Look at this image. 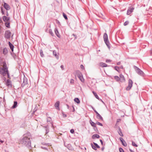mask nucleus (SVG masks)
Masks as SVG:
<instances>
[{
	"label": "nucleus",
	"instance_id": "412c9836",
	"mask_svg": "<svg viewBox=\"0 0 152 152\" xmlns=\"http://www.w3.org/2000/svg\"><path fill=\"white\" fill-rule=\"evenodd\" d=\"M8 43L10 48L11 49L12 51L13 52V48L14 47L13 45L10 42H9Z\"/></svg>",
	"mask_w": 152,
	"mask_h": 152
},
{
	"label": "nucleus",
	"instance_id": "864d4df0",
	"mask_svg": "<svg viewBox=\"0 0 152 152\" xmlns=\"http://www.w3.org/2000/svg\"><path fill=\"white\" fill-rule=\"evenodd\" d=\"M111 61L110 60H109V59H106V62H110Z\"/></svg>",
	"mask_w": 152,
	"mask_h": 152
},
{
	"label": "nucleus",
	"instance_id": "20e7f679",
	"mask_svg": "<svg viewBox=\"0 0 152 152\" xmlns=\"http://www.w3.org/2000/svg\"><path fill=\"white\" fill-rule=\"evenodd\" d=\"M11 34V32L9 30H7L5 32L4 37L6 39H9L10 38Z\"/></svg>",
	"mask_w": 152,
	"mask_h": 152
},
{
	"label": "nucleus",
	"instance_id": "a211bd4d",
	"mask_svg": "<svg viewBox=\"0 0 152 152\" xmlns=\"http://www.w3.org/2000/svg\"><path fill=\"white\" fill-rule=\"evenodd\" d=\"M118 128L119 130L118 132V134L120 136H121V137H123L124 135L122 133V132L121 130V129L120 128V127L119 126L118 127Z\"/></svg>",
	"mask_w": 152,
	"mask_h": 152
},
{
	"label": "nucleus",
	"instance_id": "e433bc0d",
	"mask_svg": "<svg viewBox=\"0 0 152 152\" xmlns=\"http://www.w3.org/2000/svg\"><path fill=\"white\" fill-rule=\"evenodd\" d=\"M55 108L57 110H60V108H59V105H54Z\"/></svg>",
	"mask_w": 152,
	"mask_h": 152
},
{
	"label": "nucleus",
	"instance_id": "1a4fd4ad",
	"mask_svg": "<svg viewBox=\"0 0 152 152\" xmlns=\"http://www.w3.org/2000/svg\"><path fill=\"white\" fill-rule=\"evenodd\" d=\"M119 140L121 142L122 144L124 146L126 147L127 145V144L126 141L124 140L123 138L122 137H120L119 138Z\"/></svg>",
	"mask_w": 152,
	"mask_h": 152
},
{
	"label": "nucleus",
	"instance_id": "e2e57ef3",
	"mask_svg": "<svg viewBox=\"0 0 152 152\" xmlns=\"http://www.w3.org/2000/svg\"><path fill=\"white\" fill-rule=\"evenodd\" d=\"M67 144H66L65 142H64V146L65 147H66Z\"/></svg>",
	"mask_w": 152,
	"mask_h": 152
},
{
	"label": "nucleus",
	"instance_id": "5701e85b",
	"mask_svg": "<svg viewBox=\"0 0 152 152\" xmlns=\"http://www.w3.org/2000/svg\"><path fill=\"white\" fill-rule=\"evenodd\" d=\"M54 31L56 36L58 37H60V36L59 35V32L57 28H55Z\"/></svg>",
	"mask_w": 152,
	"mask_h": 152
},
{
	"label": "nucleus",
	"instance_id": "13d9d810",
	"mask_svg": "<svg viewBox=\"0 0 152 152\" xmlns=\"http://www.w3.org/2000/svg\"><path fill=\"white\" fill-rule=\"evenodd\" d=\"M61 68L62 70H64V66L63 65H62L61 66Z\"/></svg>",
	"mask_w": 152,
	"mask_h": 152
},
{
	"label": "nucleus",
	"instance_id": "c9c22d12",
	"mask_svg": "<svg viewBox=\"0 0 152 152\" xmlns=\"http://www.w3.org/2000/svg\"><path fill=\"white\" fill-rule=\"evenodd\" d=\"M132 145L133 146H135V147H137L138 146V145H137V144H136L135 142L133 141H132Z\"/></svg>",
	"mask_w": 152,
	"mask_h": 152
},
{
	"label": "nucleus",
	"instance_id": "cd10ccee",
	"mask_svg": "<svg viewBox=\"0 0 152 152\" xmlns=\"http://www.w3.org/2000/svg\"><path fill=\"white\" fill-rule=\"evenodd\" d=\"M94 94L95 96L96 97V98L97 99L99 100V98L98 96L97 95V94L94 91H93L92 92Z\"/></svg>",
	"mask_w": 152,
	"mask_h": 152
},
{
	"label": "nucleus",
	"instance_id": "72a5a7b5",
	"mask_svg": "<svg viewBox=\"0 0 152 152\" xmlns=\"http://www.w3.org/2000/svg\"><path fill=\"white\" fill-rule=\"evenodd\" d=\"M114 78L115 79V80L117 81H120V79L118 76H115L114 77Z\"/></svg>",
	"mask_w": 152,
	"mask_h": 152
},
{
	"label": "nucleus",
	"instance_id": "3c124183",
	"mask_svg": "<svg viewBox=\"0 0 152 152\" xmlns=\"http://www.w3.org/2000/svg\"><path fill=\"white\" fill-rule=\"evenodd\" d=\"M94 127V131H98V129H97V127H96H96Z\"/></svg>",
	"mask_w": 152,
	"mask_h": 152
},
{
	"label": "nucleus",
	"instance_id": "39448f33",
	"mask_svg": "<svg viewBox=\"0 0 152 152\" xmlns=\"http://www.w3.org/2000/svg\"><path fill=\"white\" fill-rule=\"evenodd\" d=\"M133 82L131 79H129L128 82V85L126 88L127 91L129 90L132 86Z\"/></svg>",
	"mask_w": 152,
	"mask_h": 152
},
{
	"label": "nucleus",
	"instance_id": "37998d69",
	"mask_svg": "<svg viewBox=\"0 0 152 152\" xmlns=\"http://www.w3.org/2000/svg\"><path fill=\"white\" fill-rule=\"evenodd\" d=\"M62 115H63V117L65 118V117H67L66 114H65L63 112H62Z\"/></svg>",
	"mask_w": 152,
	"mask_h": 152
},
{
	"label": "nucleus",
	"instance_id": "393cba45",
	"mask_svg": "<svg viewBox=\"0 0 152 152\" xmlns=\"http://www.w3.org/2000/svg\"><path fill=\"white\" fill-rule=\"evenodd\" d=\"M90 123L91 125L94 127H96V123H94V122L92 121L91 120H90Z\"/></svg>",
	"mask_w": 152,
	"mask_h": 152
},
{
	"label": "nucleus",
	"instance_id": "c756f323",
	"mask_svg": "<svg viewBox=\"0 0 152 152\" xmlns=\"http://www.w3.org/2000/svg\"><path fill=\"white\" fill-rule=\"evenodd\" d=\"M79 79L83 83L84 82V80L83 78V76H80L79 77H78Z\"/></svg>",
	"mask_w": 152,
	"mask_h": 152
},
{
	"label": "nucleus",
	"instance_id": "6e6552de",
	"mask_svg": "<svg viewBox=\"0 0 152 152\" xmlns=\"http://www.w3.org/2000/svg\"><path fill=\"white\" fill-rule=\"evenodd\" d=\"M28 83L26 77H24L23 79V81L21 84L22 87H24Z\"/></svg>",
	"mask_w": 152,
	"mask_h": 152
},
{
	"label": "nucleus",
	"instance_id": "58836bf2",
	"mask_svg": "<svg viewBox=\"0 0 152 152\" xmlns=\"http://www.w3.org/2000/svg\"><path fill=\"white\" fill-rule=\"evenodd\" d=\"M40 54L41 56L43 57L44 56V54H43V52L42 50H41L40 51Z\"/></svg>",
	"mask_w": 152,
	"mask_h": 152
},
{
	"label": "nucleus",
	"instance_id": "338daca9",
	"mask_svg": "<svg viewBox=\"0 0 152 152\" xmlns=\"http://www.w3.org/2000/svg\"><path fill=\"white\" fill-rule=\"evenodd\" d=\"M129 151L130 152H134V151H133L132 149H129Z\"/></svg>",
	"mask_w": 152,
	"mask_h": 152
},
{
	"label": "nucleus",
	"instance_id": "ddd939ff",
	"mask_svg": "<svg viewBox=\"0 0 152 152\" xmlns=\"http://www.w3.org/2000/svg\"><path fill=\"white\" fill-rule=\"evenodd\" d=\"M120 80L121 82H123L125 81V79L124 76L122 74L120 75Z\"/></svg>",
	"mask_w": 152,
	"mask_h": 152
},
{
	"label": "nucleus",
	"instance_id": "f8f14e48",
	"mask_svg": "<svg viewBox=\"0 0 152 152\" xmlns=\"http://www.w3.org/2000/svg\"><path fill=\"white\" fill-rule=\"evenodd\" d=\"M6 84L7 86L8 87H12L11 85V81L9 79H7L6 82Z\"/></svg>",
	"mask_w": 152,
	"mask_h": 152
},
{
	"label": "nucleus",
	"instance_id": "8fccbe9b",
	"mask_svg": "<svg viewBox=\"0 0 152 152\" xmlns=\"http://www.w3.org/2000/svg\"><path fill=\"white\" fill-rule=\"evenodd\" d=\"M100 141L101 143V145H104H104L103 142L102 140H100Z\"/></svg>",
	"mask_w": 152,
	"mask_h": 152
},
{
	"label": "nucleus",
	"instance_id": "4d7b16f0",
	"mask_svg": "<svg viewBox=\"0 0 152 152\" xmlns=\"http://www.w3.org/2000/svg\"><path fill=\"white\" fill-rule=\"evenodd\" d=\"M72 107L73 108V110L72 111L74 112L75 111V109L73 105H72Z\"/></svg>",
	"mask_w": 152,
	"mask_h": 152
},
{
	"label": "nucleus",
	"instance_id": "6ab92c4d",
	"mask_svg": "<svg viewBox=\"0 0 152 152\" xmlns=\"http://www.w3.org/2000/svg\"><path fill=\"white\" fill-rule=\"evenodd\" d=\"M53 54L56 58L57 59H58L59 58V56L56 53V50H53Z\"/></svg>",
	"mask_w": 152,
	"mask_h": 152
},
{
	"label": "nucleus",
	"instance_id": "ea45409f",
	"mask_svg": "<svg viewBox=\"0 0 152 152\" xmlns=\"http://www.w3.org/2000/svg\"><path fill=\"white\" fill-rule=\"evenodd\" d=\"M129 23V21H126V22H125L124 23V26H126L127 25H128Z\"/></svg>",
	"mask_w": 152,
	"mask_h": 152
},
{
	"label": "nucleus",
	"instance_id": "79ce46f5",
	"mask_svg": "<svg viewBox=\"0 0 152 152\" xmlns=\"http://www.w3.org/2000/svg\"><path fill=\"white\" fill-rule=\"evenodd\" d=\"M115 69L117 71H118L119 68L118 66H115L114 67Z\"/></svg>",
	"mask_w": 152,
	"mask_h": 152
},
{
	"label": "nucleus",
	"instance_id": "f03ea898",
	"mask_svg": "<svg viewBox=\"0 0 152 152\" xmlns=\"http://www.w3.org/2000/svg\"><path fill=\"white\" fill-rule=\"evenodd\" d=\"M3 67H0V73L4 76L6 74L7 70H8V68L6 63H3Z\"/></svg>",
	"mask_w": 152,
	"mask_h": 152
},
{
	"label": "nucleus",
	"instance_id": "dca6fc26",
	"mask_svg": "<svg viewBox=\"0 0 152 152\" xmlns=\"http://www.w3.org/2000/svg\"><path fill=\"white\" fill-rule=\"evenodd\" d=\"M76 75L78 77L83 75L82 73L79 71H76Z\"/></svg>",
	"mask_w": 152,
	"mask_h": 152
},
{
	"label": "nucleus",
	"instance_id": "4c0bfd02",
	"mask_svg": "<svg viewBox=\"0 0 152 152\" xmlns=\"http://www.w3.org/2000/svg\"><path fill=\"white\" fill-rule=\"evenodd\" d=\"M63 16L64 17L65 19H66V20H67V19L68 18H67V16L64 13H63Z\"/></svg>",
	"mask_w": 152,
	"mask_h": 152
},
{
	"label": "nucleus",
	"instance_id": "2f4dec72",
	"mask_svg": "<svg viewBox=\"0 0 152 152\" xmlns=\"http://www.w3.org/2000/svg\"><path fill=\"white\" fill-rule=\"evenodd\" d=\"M74 101L76 102L77 104H79L80 103V101L79 100V99H78V98H75L74 99Z\"/></svg>",
	"mask_w": 152,
	"mask_h": 152
},
{
	"label": "nucleus",
	"instance_id": "9d476101",
	"mask_svg": "<svg viewBox=\"0 0 152 152\" xmlns=\"http://www.w3.org/2000/svg\"><path fill=\"white\" fill-rule=\"evenodd\" d=\"M4 7L7 10H9L10 9V7L9 5L5 2L4 3Z\"/></svg>",
	"mask_w": 152,
	"mask_h": 152
},
{
	"label": "nucleus",
	"instance_id": "69168bd1",
	"mask_svg": "<svg viewBox=\"0 0 152 152\" xmlns=\"http://www.w3.org/2000/svg\"><path fill=\"white\" fill-rule=\"evenodd\" d=\"M94 112L96 113V115H97V114H99L98 112L96 110H94Z\"/></svg>",
	"mask_w": 152,
	"mask_h": 152
},
{
	"label": "nucleus",
	"instance_id": "4468645a",
	"mask_svg": "<svg viewBox=\"0 0 152 152\" xmlns=\"http://www.w3.org/2000/svg\"><path fill=\"white\" fill-rule=\"evenodd\" d=\"M99 65L102 67H106L107 66V64L103 62L99 63Z\"/></svg>",
	"mask_w": 152,
	"mask_h": 152
},
{
	"label": "nucleus",
	"instance_id": "2eb2a0df",
	"mask_svg": "<svg viewBox=\"0 0 152 152\" xmlns=\"http://www.w3.org/2000/svg\"><path fill=\"white\" fill-rule=\"evenodd\" d=\"M47 122H50V123L51 126H53V124L52 123V119L50 117H48L47 119Z\"/></svg>",
	"mask_w": 152,
	"mask_h": 152
},
{
	"label": "nucleus",
	"instance_id": "603ef678",
	"mask_svg": "<svg viewBox=\"0 0 152 152\" xmlns=\"http://www.w3.org/2000/svg\"><path fill=\"white\" fill-rule=\"evenodd\" d=\"M121 121V119H118L116 121V123H118V122H119Z\"/></svg>",
	"mask_w": 152,
	"mask_h": 152
},
{
	"label": "nucleus",
	"instance_id": "0e129e2a",
	"mask_svg": "<svg viewBox=\"0 0 152 152\" xmlns=\"http://www.w3.org/2000/svg\"><path fill=\"white\" fill-rule=\"evenodd\" d=\"M120 64H121L120 62H117V64L118 65Z\"/></svg>",
	"mask_w": 152,
	"mask_h": 152
},
{
	"label": "nucleus",
	"instance_id": "0eeeda50",
	"mask_svg": "<svg viewBox=\"0 0 152 152\" xmlns=\"http://www.w3.org/2000/svg\"><path fill=\"white\" fill-rule=\"evenodd\" d=\"M134 10V8L132 7H129L127 11V15H129L131 14L133 11Z\"/></svg>",
	"mask_w": 152,
	"mask_h": 152
},
{
	"label": "nucleus",
	"instance_id": "9b49d317",
	"mask_svg": "<svg viewBox=\"0 0 152 152\" xmlns=\"http://www.w3.org/2000/svg\"><path fill=\"white\" fill-rule=\"evenodd\" d=\"M32 109H33V110L32 113H33L34 114L38 109V107L37 105H32Z\"/></svg>",
	"mask_w": 152,
	"mask_h": 152
},
{
	"label": "nucleus",
	"instance_id": "a18cd8bd",
	"mask_svg": "<svg viewBox=\"0 0 152 152\" xmlns=\"http://www.w3.org/2000/svg\"><path fill=\"white\" fill-rule=\"evenodd\" d=\"M7 74V76H8V78H10V74H9V72H8V70H7L6 74Z\"/></svg>",
	"mask_w": 152,
	"mask_h": 152
},
{
	"label": "nucleus",
	"instance_id": "aec40b11",
	"mask_svg": "<svg viewBox=\"0 0 152 152\" xmlns=\"http://www.w3.org/2000/svg\"><path fill=\"white\" fill-rule=\"evenodd\" d=\"M100 137V136L98 134H95L93 135L92 136V138L93 139H94L95 138H99Z\"/></svg>",
	"mask_w": 152,
	"mask_h": 152
},
{
	"label": "nucleus",
	"instance_id": "423d86ee",
	"mask_svg": "<svg viewBox=\"0 0 152 152\" xmlns=\"http://www.w3.org/2000/svg\"><path fill=\"white\" fill-rule=\"evenodd\" d=\"M93 143L94 145L92 143H91V145L92 148L93 149L95 150H97V148H100V146L94 142H93Z\"/></svg>",
	"mask_w": 152,
	"mask_h": 152
},
{
	"label": "nucleus",
	"instance_id": "a878e982",
	"mask_svg": "<svg viewBox=\"0 0 152 152\" xmlns=\"http://www.w3.org/2000/svg\"><path fill=\"white\" fill-rule=\"evenodd\" d=\"M66 147L69 150H71L72 148L71 145L70 144H67Z\"/></svg>",
	"mask_w": 152,
	"mask_h": 152
},
{
	"label": "nucleus",
	"instance_id": "bb28decb",
	"mask_svg": "<svg viewBox=\"0 0 152 152\" xmlns=\"http://www.w3.org/2000/svg\"><path fill=\"white\" fill-rule=\"evenodd\" d=\"M45 131H46L45 133L47 134L49 132V127H48V126H45Z\"/></svg>",
	"mask_w": 152,
	"mask_h": 152
},
{
	"label": "nucleus",
	"instance_id": "bf43d9fd",
	"mask_svg": "<svg viewBox=\"0 0 152 152\" xmlns=\"http://www.w3.org/2000/svg\"><path fill=\"white\" fill-rule=\"evenodd\" d=\"M80 67L82 69H84V66L82 64L80 65Z\"/></svg>",
	"mask_w": 152,
	"mask_h": 152
},
{
	"label": "nucleus",
	"instance_id": "c85d7f7f",
	"mask_svg": "<svg viewBox=\"0 0 152 152\" xmlns=\"http://www.w3.org/2000/svg\"><path fill=\"white\" fill-rule=\"evenodd\" d=\"M8 53L7 50L6 48H4L3 50V53L4 55Z\"/></svg>",
	"mask_w": 152,
	"mask_h": 152
},
{
	"label": "nucleus",
	"instance_id": "680f3d73",
	"mask_svg": "<svg viewBox=\"0 0 152 152\" xmlns=\"http://www.w3.org/2000/svg\"><path fill=\"white\" fill-rule=\"evenodd\" d=\"M17 104L18 103L17 102L15 101L13 104Z\"/></svg>",
	"mask_w": 152,
	"mask_h": 152
},
{
	"label": "nucleus",
	"instance_id": "7c9ffc66",
	"mask_svg": "<svg viewBox=\"0 0 152 152\" xmlns=\"http://www.w3.org/2000/svg\"><path fill=\"white\" fill-rule=\"evenodd\" d=\"M97 118L99 119H101V120L103 121V118L101 116L99 113L96 115Z\"/></svg>",
	"mask_w": 152,
	"mask_h": 152
},
{
	"label": "nucleus",
	"instance_id": "4be33fe9",
	"mask_svg": "<svg viewBox=\"0 0 152 152\" xmlns=\"http://www.w3.org/2000/svg\"><path fill=\"white\" fill-rule=\"evenodd\" d=\"M103 37L104 41L108 40L107 35L106 33H105L104 34Z\"/></svg>",
	"mask_w": 152,
	"mask_h": 152
},
{
	"label": "nucleus",
	"instance_id": "473e14b6",
	"mask_svg": "<svg viewBox=\"0 0 152 152\" xmlns=\"http://www.w3.org/2000/svg\"><path fill=\"white\" fill-rule=\"evenodd\" d=\"M10 23L9 21L6 22L5 23L6 26L8 28H10Z\"/></svg>",
	"mask_w": 152,
	"mask_h": 152
},
{
	"label": "nucleus",
	"instance_id": "5fc2aeb1",
	"mask_svg": "<svg viewBox=\"0 0 152 152\" xmlns=\"http://www.w3.org/2000/svg\"><path fill=\"white\" fill-rule=\"evenodd\" d=\"M60 102L59 101H58L56 102L55 103V104H60Z\"/></svg>",
	"mask_w": 152,
	"mask_h": 152
},
{
	"label": "nucleus",
	"instance_id": "6e6d98bb",
	"mask_svg": "<svg viewBox=\"0 0 152 152\" xmlns=\"http://www.w3.org/2000/svg\"><path fill=\"white\" fill-rule=\"evenodd\" d=\"M118 125L117 124V123H116L115 126L114 127L115 128H116L118 127Z\"/></svg>",
	"mask_w": 152,
	"mask_h": 152
},
{
	"label": "nucleus",
	"instance_id": "de8ad7c7",
	"mask_svg": "<svg viewBox=\"0 0 152 152\" xmlns=\"http://www.w3.org/2000/svg\"><path fill=\"white\" fill-rule=\"evenodd\" d=\"M18 106V105H13V106L11 107V108L12 109H14L16 108Z\"/></svg>",
	"mask_w": 152,
	"mask_h": 152
},
{
	"label": "nucleus",
	"instance_id": "a19ab883",
	"mask_svg": "<svg viewBox=\"0 0 152 152\" xmlns=\"http://www.w3.org/2000/svg\"><path fill=\"white\" fill-rule=\"evenodd\" d=\"M96 124H97L98 125H99L101 126H103L102 124V123L99 122L98 121H96Z\"/></svg>",
	"mask_w": 152,
	"mask_h": 152
},
{
	"label": "nucleus",
	"instance_id": "774afa93",
	"mask_svg": "<svg viewBox=\"0 0 152 152\" xmlns=\"http://www.w3.org/2000/svg\"><path fill=\"white\" fill-rule=\"evenodd\" d=\"M1 12H2V14L3 15H4V12H3V10H2V9H1Z\"/></svg>",
	"mask_w": 152,
	"mask_h": 152
},
{
	"label": "nucleus",
	"instance_id": "f257e3e1",
	"mask_svg": "<svg viewBox=\"0 0 152 152\" xmlns=\"http://www.w3.org/2000/svg\"><path fill=\"white\" fill-rule=\"evenodd\" d=\"M31 133L29 132H28L24 134L20 140V143L30 150L32 148L31 140Z\"/></svg>",
	"mask_w": 152,
	"mask_h": 152
},
{
	"label": "nucleus",
	"instance_id": "f3484780",
	"mask_svg": "<svg viewBox=\"0 0 152 152\" xmlns=\"http://www.w3.org/2000/svg\"><path fill=\"white\" fill-rule=\"evenodd\" d=\"M3 19L4 22H7L9 21L10 18L9 17H7L6 16H4L3 17Z\"/></svg>",
	"mask_w": 152,
	"mask_h": 152
},
{
	"label": "nucleus",
	"instance_id": "f704fd0d",
	"mask_svg": "<svg viewBox=\"0 0 152 152\" xmlns=\"http://www.w3.org/2000/svg\"><path fill=\"white\" fill-rule=\"evenodd\" d=\"M49 32L52 36H54V34L51 29H50L49 30Z\"/></svg>",
	"mask_w": 152,
	"mask_h": 152
},
{
	"label": "nucleus",
	"instance_id": "052dcab7",
	"mask_svg": "<svg viewBox=\"0 0 152 152\" xmlns=\"http://www.w3.org/2000/svg\"><path fill=\"white\" fill-rule=\"evenodd\" d=\"M104 149V146L102 147L101 148V150L102 151H103Z\"/></svg>",
	"mask_w": 152,
	"mask_h": 152
},
{
	"label": "nucleus",
	"instance_id": "49530a36",
	"mask_svg": "<svg viewBox=\"0 0 152 152\" xmlns=\"http://www.w3.org/2000/svg\"><path fill=\"white\" fill-rule=\"evenodd\" d=\"M74 81L73 79H71L70 80V83L73 84L74 83Z\"/></svg>",
	"mask_w": 152,
	"mask_h": 152
},
{
	"label": "nucleus",
	"instance_id": "c03bdc74",
	"mask_svg": "<svg viewBox=\"0 0 152 152\" xmlns=\"http://www.w3.org/2000/svg\"><path fill=\"white\" fill-rule=\"evenodd\" d=\"M119 151L120 152H124L123 149L121 148H119Z\"/></svg>",
	"mask_w": 152,
	"mask_h": 152
},
{
	"label": "nucleus",
	"instance_id": "b1692460",
	"mask_svg": "<svg viewBox=\"0 0 152 152\" xmlns=\"http://www.w3.org/2000/svg\"><path fill=\"white\" fill-rule=\"evenodd\" d=\"M104 42L105 43L106 45H107V47L109 48H110V44L109 41L108 40H107V41H104Z\"/></svg>",
	"mask_w": 152,
	"mask_h": 152
},
{
	"label": "nucleus",
	"instance_id": "7ed1b4c3",
	"mask_svg": "<svg viewBox=\"0 0 152 152\" xmlns=\"http://www.w3.org/2000/svg\"><path fill=\"white\" fill-rule=\"evenodd\" d=\"M134 67L136 72L139 75L143 77L144 76V73L142 71L136 66H134Z\"/></svg>",
	"mask_w": 152,
	"mask_h": 152
},
{
	"label": "nucleus",
	"instance_id": "09e8293b",
	"mask_svg": "<svg viewBox=\"0 0 152 152\" xmlns=\"http://www.w3.org/2000/svg\"><path fill=\"white\" fill-rule=\"evenodd\" d=\"M70 132L72 134H73L74 132V130L73 129L70 130Z\"/></svg>",
	"mask_w": 152,
	"mask_h": 152
}]
</instances>
